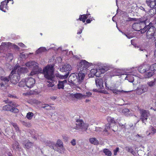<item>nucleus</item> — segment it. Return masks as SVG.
<instances>
[{"label":"nucleus","mask_w":156,"mask_h":156,"mask_svg":"<svg viewBox=\"0 0 156 156\" xmlns=\"http://www.w3.org/2000/svg\"><path fill=\"white\" fill-rule=\"evenodd\" d=\"M146 20L141 21L139 23H133L132 26L133 28L136 31H141L142 29H143L142 27V25H147L146 24Z\"/></svg>","instance_id":"nucleus-9"},{"label":"nucleus","mask_w":156,"mask_h":156,"mask_svg":"<svg viewBox=\"0 0 156 156\" xmlns=\"http://www.w3.org/2000/svg\"><path fill=\"white\" fill-rule=\"evenodd\" d=\"M119 147H117L114 150V155H117V152L118 151H119Z\"/></svg>","instance_id":"nucleus-51"},{"label":"nucleus","mask_w":156,"mask_h":156,"mask_svg":"<svg viewBox=\"0 0 156 156\" xmlns=\"http://www.w3.org/2000/svg\"><path fill=\"white\" fill-rule=\"evenodd\" d=\"M148 90V87L146 84L140 85L136 90V94L139 95L147 92Z\"/></svg>","instance_id":"nucleus-8"},{"label":"nucleus","mask_w":156,"mask_h":156,"mask_svg":"<svg viewBox=\"0 0 156 156\" xmlns=\"http://www.w3.org/2000/svg\"><path fill=\"white\" fill-rule=\"evenodd\" d=\"M139 50L140 51H143L144 52L146 51V50L145 49H143L142 48H140L139 49Z\"/></svg>","instance_id":"nucleus-58"},{"label":"nucleus","mask_w":156,"mask_h":156,"mask_svg":"<svg viewBox=\"0 0 156 156\" xmlns=\"http://www.w3.org/2000/svg\"><path fill=\"white\" fill-rule=\"evenodd\" d=\"M90 22H91L90 20L89 19H87L86 20V22L87 23H90Z\"/></svg>","instance_id":"nucleus-59"},{"label":"nucleus","mask_w":156,"mask_h":156,"mask_svg":"<svg viewBox=\"0 0 156 156\" xmlns=\"http://www.w3.org/2000/svg\"><path fill=\"white\" fill-rule=\"evenodd\" d=\"M150 68L154 72L156 71V63L152 65L151 66H150Z\"/></svg>","instance_id":"nucleus-42"},{"label":"nucleus","mask_w":156,"mask_h":156,"mask_svg":"<svg viewBox=\"0 0 156 156\" xmlns=\"http://www.w3.org/2000/svg\"><path fill=\"white\" fill-rule=\"evenodd\" d=\"M89 100H88V99H86V102H88L89 101Z\"/></svg>","instance_id":"nucleus-64"},{"label":"nucleus","mask_w":156,"mask_h":156,"mask_svg":"<svg viewBox=\"0 0 156 156\" xmlns=\"http://www.w3.org/2000/svg\"><path fill=\"white\" fill-rule=\"evenodd\" d=\"M150 69L149 65L147 64H145L140 66L138 69L139 71L141 73H144L148 71Z\"/></svg>","instance_id":"nucleus-12"},{"label":"nucleus","mask_w":156,"mask_h":156,"mask_svg":"<svg viewBox=\"0 0 156 156\" xmlns=\"http://www.w3.org/2000/svg\"><path fill=\"white\" fill-rule=\"evenodd\" d=\"M32 137L35 140H36L37 138V137L36 135L34 136L33 135H32Z\"/></svg>","instance_id":"nucleus-57"},{"label":"nucleus","mask_w":156,"mask_h":156,"mask_svg":"<svg viewBox=\"0 0 156 156\" xmlns=\"http://www.w3.org/2000/svg\"><path fill=\"white\" fill-rule=\"evenodd\" d=\"M14 68H16L17 69V71L20 74L21 73H26L28 71V70L27 68L25 67H20L18 66H15Z\"/></svg>","instance_id":"nucleus-18"},{"label":"nucleus","mask_w":156,"mask_h":156,"mask_svg":"<svg viewBox=\"0 0 156 156\" xmlns=\"http://www.w3.org/2000/svg\"><path fill=\"white\" fill-rule=\"evenodd\" d=\"M76 79H77V76L75 74H72L70 75L68 80L71 83H74Z\"/></svg>","instance_id":"nucleus-21"},{"label":"nucleus","mask_w":156,"mask_h":156,"mask_svg":"<svg viewBox=\"0 0 156 156\" xmlns=\"http://www.w3.org/2000/svg\"><path fill=\"white\" fill-rule=\"evenodd\" d=\"M69 72H67V73H66V74L64 75H60L59 76V78L61 79H65L67 78L68 77L69 75Z\"/></svg>","instance_id":"nucleus-38"},{"label":"nucleus","mask_w":156,"mask_h":156,"mask_svg":"<svg viewBox=\"0 0 156 156\" xmlns=\"http://www.w3.org/2000/svg\"><path fill=\"white\" fill-rule=\"evenodd\" d=\"M136 136H138L139 137H140L141 138H142L143 137L142 136H140V135H139V134H137V135H136Z\"/></svg>","instance_id":"nucleus-63"},{"label":"nucleus","mask_w":156,"mask_h":156,"mask_svg":"<svg viewBox=\"0 0 156 156\" xmlns=\"http://www.w3.org/2000/svg\"><path fill=\"white\" fill-rule=\"evenodd\" d=\"M107 120L108 122H110L112 123H115V122L113 118L110 117H108Z\"/></svg>","instance_id":"nucleus-41"},{"label":"nucleus","mask_w":156,"mask_h":156,"mask_svg":"<svg viewBox=\"0 0 156 156\" xmlns=\"http://www.w3.org/2000/svg\"><path fill=\"white\" fill-rule=\"evenodd\" d=\"M54 66L52 65H48L44 68L43 70L41 68H39L38 66L36 69H34L30 73L31 75H33L38 73H41L45 78L47 80H53L54 73Z\"/></svg>","instance_id":"nucleus-1"},{"label":"nucleus","mask_w":156,"mask_h":156,"mask_svg":"<svg viewBox=\"0 0 156 156\" xmlns=\"http://www.w3.org/2000/svg\"><path fill=\"white\" fill-rule=\"evenodd\" d=\"M7 59L10 61H11L13 58V55L10 53H9L6 55Z\"/></svg>","instance_id":"nucleus-35"},{"label":"nucleus","mask_w":156,"mask_h":156,"mask_svg":"<svg viewBox=\"0 0 156 156\" xmlns=\"http://www.w3.org/2000/svg\"><path fill=\"white\" fill-rule=\"evenodd\" d=\"M122 112L123 114L126 116L128 117L132 115L130 111L127 108L123 109Z\"/></svg>","instance_id":"nucleus-23"},{"label":"nucleus","mask_w":156,"mask_h":156,"mask_svg":"<svg viewBox=\"0 0 156 156\" xmlns=\"http://www.w3.org/2000/svg\"><path fill=\"white\" fill-rule=\"evenodd\" d=\"M72 67L69 64H66L63 65L62 68L60 69L62 72H68L70 71L72 69Z\"/></svg>","instance_id":"nucleus-17"},{"label":"nucleus","mask_w":156,"mask_h":156,"mask_svg":"<svg viewBox=\"0 0 156 156\" xmlns=\"http://www.w3.org/2000/svg\"><path fill=\"white\" fill-rule=\"evenodd\" d=\"M101 73V72L100 69L97 70V73H96L95 76L97 77H99Z\"/></svg>","instance_id":"nucleus-45"},{"label":"nucleus","mask_w":156,"mask_h":156,"mask_svg":"<svg viewBox=\"0 0 156 156\" xmlns=\"http://www.w3.org/2000/svg\"><path fill=\"white\" fill-rule=\"evenodd\" d=\"M89 66V63L85 60H82L79 63L77 66L78 70L86 72L87 68Z\"/></svg>","instance_id":"nucleus-7"},{"label":"nucleus","mask_w":156,"mask_h":156,"mask_svg":"<svg viewBox=\"0 0 156 156\" xmlns=\"http://www.w3.org/2000/svg\"><path fill=\"white\" fill-rule=\"evenodd\" d=\"M71 96L73 97H75L77 99H81L83 98V97H85V95H83L82 94L80 93H76V94H72Z\"/></svg>","instance_id":"nucleus-26"},{"label":"nucleus","mask_w":156,"mask_h":156,"mask_svg":"<svg viewBox=\"0 0 156 156\" xmlns=\"http://www.w3.org/2000/svg\"><path fill=\"white\" fill-rule=\"evenodd\" d=\"M110 124L109 123H107L106 125V127L104 130V132H108V129H110Z\"/></svg>","instance_id":"nucleus-44"},{"label":"nucleus","mask_w":156,"mask_h":156,"mask_svg":"<svg viewBox=\"0 0 156 156\" xmlns=\"http://www.w3.org/2000/svg\"><path fill=\"white\" fill-rule=\"evenodd\" d=\"M125 79L129 80V81L130 82H133L134 80L133 77V76L127 75L125 78Z\"/></svg>","instance_id":"nucleus-37"},{"label":"nucleus","mask_w":156,"mask_h":156,"mask_svg":"<svg viewBox=\"0 0 156 156\" xmlns=\"http://www.w3.org/2000/svg\"><path fill=\"white\" fill-rule=\"evenodd\" d=\"M128 21H136V19L135 18H129L128 19V20H127Z\"/></svg>","instance_id":"nucleus-53"},{"label":"nucleus","mask_w":156,"mask_h":156,"mask_svg":"<svg viewBox=\"0 0 156 156\" xmlns=\"http://www.w3.org/2000/svg\"><path fill=\"white\" fill-rule=\"evenodd\" d=\"M4 102H5L6 103L8 104H9V103H10V102H12V101H9L8 99L4 100Z\"/></svg>","instance_id":"nucleus-56"},{"label":"nucleus","mask_w":156,"mask_h":156,"mask_svg":"<svg viewBox=\"0 0 156 156\" xmlns=\"http://www.w3.org/2000/svg\"><path fill=\"white\" fill-rule=\"evenodd\" d=\"M126 150L131 153L134 156H136V153L134 151L133 149L130 146H127L125 147Z\"/></svg>","instance_id":"nucleus-25"},{"label":"nucleus","mask_w":156,"mask_h":156,"mask_svg":"<svg viewBox=\"0 0 156 156\" xmlns=\"http://www.w3.org/2000/svg\"><path fill=\"white\" fill-rule=\"evenodd\" d=\"M34 146V144L30 141L29 140L27 141L24 144V147L26 150H28L30 148Z\"/></svg>","instance_id":"nucleus-22"},{"label":"nucleus","mask_w":156,"mask_h":156,"mask_svg":"<svg viewBox=\"0 0 156 156\" xmlns=\"http://www.w3.org/2000/svg\"><path fill=\"white\" fill-rule=\"evenodd\" d=\"M18 45L22 47H26V46H25V45L22 43H19L18 44Z\"/></svg>","instance_id":"nucleus-52"},{"label":"nucleus","mask_w":156,"mask_h":156,"mask_svg":"<svg viewBox=\"0 0 156 156\" xmlns=\"http://www.w3.org/2000/svg\"><path fill=\"white\" fill-rule=\"evenodd\" d=\"M76 129L82 131H86L88 126V124L84 123L82 120L78 119L76 121Z\"/></svg>","instance_id":"nucleus-6"},{"label":"nucleus","mask_w":156,"mask_h":156,"mask_svg":"<svg viewBox=\"0 0 156 156\" xmlns=\"http://www.w3.org/2000/svg\"><path fill=\"white\" fill-rule=\"evenodd\" d=\"M56 89H57V87H53L52 88V89L53 90H55Z\"/></svg>","instance_id":"nucleus-62"},{"label":"nucleus","mask_w":156,"mask_h":156,"mask_svg":"<svg viewBox=\"0 0 156 156\" xmlns=\"http://www.w3.org/2000/svg\"><path fill=\"white\" fill-rule=\"evenodd\" d=\"M18 106V105L15 102H10L9 103V104L3 106L2 108L3 110L5 111H9L11 112L17 113L19 110L16 107Z\"/></svg>","instance_id":"nucleus-4"},{"label":"nucleus","mask_w":156,"mask_h":156,"mask_svg":"<svg viewBox=\"0 0 156 156\" xmlns=\"http://www.w3.org/2000/svg\"><path fill=\"white\" fill-rule=\"evenodd\" d=\"M35 83L34 79L31 77L28 78L25 80H23L19 83V86L24 87V84H25L26 86L29 88L33 87Z\"/></svg>","instance_id":"nucleus-5"},{"label":"nucleus","mask_w":156,"mask_h":156,"mask_svg":"<svg viewBox=\"0 0 156 156\" xmlns=\"http://www.w3.org/2000/svg\"><path fill=\"white\" fill-rule=\"evenodd\" d=\"M90 142L94 145H97L99 144V142L95 138H91L89 139Z\"/></svg>","instance_id":"nucleus-29"},{"label":"nucleus","mask_w":156,"mask_h":156,"mask_svg":"<svg viewBox=\"0 0 156 156\" xmlns=\"http://www.w3.org/2000/svg\"><path fill=\"white\" fill-rule=\"evenodd\" d=\"M67 83L66 80H65L63 81H59L57 84L58 88V89H64L65 85Z\"/></svg>","instance_id":"nucleus-19"},{"label":"nucleus","mask_w":156,"mask_h":156,"mask_svg":"<svg viewBox=\"0 0 156 156\" xmlns=\"http://www.w3.org/2000/svg\"><path fill=\"white\" fill-rule=\"evenodd\" d=\"M102 129L100 127H96L95 128V131L98 133L102 131Z\"/></svg>","instance_id":"nucleus-48"},{"label":"nucleus","mask_w":156,"mask_h":156,"mask_svg":"<svg viewBox=\"0 0 156 156\" xmlns=\"http://www.w3.org/2000/svg\"><path fill=\"white\" fill-rule=\"evenodd\" d=\"M156 83V79H154L153 80L148 82L147 83V84L150 87L154 86Z\"/></svg>","instance_id":"nucleus-32"},{"label":"nucleus","mask_w":156,"mask_h":156,"mask_svg":"<svg viewBox=\"0 0 156 156\" xmlns=\"http://www.w3.org/2000/svg\"><path fill=\"white\" fill-rule=\"evenodd\" d=\"M56 145L57 146V147H58L61 149L62 150V151H60V153H62V151H64V149L63 147V143L61 140H58L57 141Z\"/></svg>","instance_id":"nucleus-24"},{"label":"nucleus","mask_w":156,"mask_h":156,"mask_svg":"<svg viewBox=\"0 0 156 156\" xmlns=\"http://www.w3.org/2000/svg\"><path fill=\"white\" fill-rule=\"evenodd\" d=\"M70 143L73 146H75L76 144V140L75 139H73L71 141Z\"/></svg>","instance_id":"nucleus-49"},{"label":"nucleus","mask_w":156,"mask_h":156,"mask_svg":"<svg viewBox=\"0 0 156 156\" xmlns=\"http://www.w3.org/2000/svg\"><path fill=\"white\" fill-rule=\"evenodd\" d=\"M57 98V97L54 96H51L50 97L51 99L53 100H55Z\"/></svg>","instance_id":"nucleus-55"},{"label":"nucleus","mask_w":156,"mask_h":156,"mask_svg":"<svg viewBox=\"0 0 156 156\" xmlns=\"http://www.w3.org/2000/svg\"><path fill=\"white\" fill-rule=\"evenodd\" d=\"M86 94H83V95H85V97H83V98H86L87 97H90L92 95V93L90 92H87L86 93Z\"/></svg>","instance_id":"nucleus-46"},{"label":"nucleus","mask_w":156,"mask_h":156,"mask_svg":"<svg viewBox=\"0 0 156 156\" xmlns=\"http://www.w3.org/2000/svg\"><path fill=\"white\" fill-rule=\"evenodd\" d=\"M87 19V17L86 15H80L79 20L80 21H82L83 23H84Z\"/></svg>","instance_id":"nucleus-36"},{"label":"nucleus","mask_w":156,"mask_h":156,"mask_svg":"<svg viewBox=\"0 0 156 156\" xmlns=\"http://www.w3.org/2000/svg\"><path fill=\"white\" fill-rule=\"evenodd\" d=\"M110 90L112 91L113 93L115 94H119L120 93H128V91H124L123 90H118V89L111 87L110 88Z\"/></svg>","instance_id":"nucleus-16"},{"label":"nucleus","mask_w":156,"mask_h":156,"mask_svg":"<svg viewBox=\"0 0 156 156\" xmlns=\"http://www.w3.org/2000/svg\"><path fill=\"white\" fill-rule=\"evenodd\" d=\"M43 108H45L47 110H50L51 109H54V107H52L49 106L48 104H45L44 105V106L42 107Z\"/></svg>","instance_id":"nucleus-34"},{"label":"nucleus","mask_w":156,"mask_h":156,"mask_svg":"<svg viewBox=\"0 0 156 156\" xmlns=\"http://www.w3.org/2000/svg\"><path fill=\"white\" fill-rule=\"evenodd\" d=\"M141 116L140 119H141L143 123L147 121V117L150 115V112L149 111L143 110L141 112Z\"/></svg>","instance_id":"nucleus-10"},{"label":"nucleus","mask_w":156,"mask_h":156,"mask_svg":"<svg viewBox=\"0 0 156 156\" xmlns=\"http://www.w3.org/2000/svg\"><path fill=\"white\" fill-rule=\"evenodd\" d=\"M150 129H151V133H149L148 135H149L151 134H153L156 133V129L154 128L152 126L150 127Z\"/></svg>","instance_id":"nucleus-43"},{"label":"nucleus","mask_w":156,"mask_h":156,"mask_svg":"<svg viewBox=\"0 0 156 156\" xmlns=\"http://www.w3.org/2000/svg\"><path fill=\"white\" fill-rule=\"evenodd\" d=\"M103 152L105 155L108 156H111L112 155V153L111 151L108 149L105 148L103 150Z\"/></svg>","instance_id":"nucleus-33"},{"label":"nucleus","mask_w":156,"mask_h":156,"mask_svg":"<svg viewBox=\"0 0 156 156\" xmlns=\"http://www.w3.org/2000/svg\"><path fill=\"white\" fill-rule=\"evenodd\" d=\"M147 32L146 36L147 39L154 41L156 39V28L154 26L152 23H150L146 25L141 30L142 34Z\"/></svg>","instance_id":"nucleus-2"},{"label":"nucleus","mask_w":156,"mask_h":156,"mask_svg":"<svg viewBox=\"0 0 156 156\" xmlns=\"http://www.w3.org/2000/svg\"><path fill=\"white\" fill-rule=\"evenodd\" d=\"M33 115V113L32 112H29L27 114L26 117L29 119H31Z\"/></svg>","instance_id":"nucleus-39"},{"label":"nucleus","mask_w":156,"mask_h":156,"mask_svg":"<svg viewBox=\"0 0 156 156\" xmlns=\"http://www.w3.org/2000/svg\"><path fill=\"white\" fill-rule=\"evenodd\" d=\"M26 66L30 68H32V70H34V69H36L37 68L38 64L34 61L29 62L25 64Z\"/></svg>","instance_id":"nucleus-13"},{"label":"nucleus","mask_w":156,"mask_h":156,"mask_svg":"<svg viewBox=\"0 0 156 156\" xmlns=\"http://www.w3.org/2000/svg\"><path fill=\"white\" fill-rule=\"evenodd\" d=\"M154 55L155 57H156V49L154 51Z\"/></svg>","instance_id":"nucleus-61"},{"label":"nucleus","mask_w":156,"mask_h":156,"mask_svg":"<svg viewBox=\"0 0 156 156\" xmlns=\"http://www.w3.org/2000/svg\"><path fill=\"white\" fill-rule=\"evenodd\" d=\"M11 76V74L9 75L8 76H2L1 78V80L3 82L0 84L1 87L4 86V84L9 81L10 80V76Z\"/></svg>","instance_id":"nucleus-15"},{"label":"nucleus","mask_w":156,"mask_h":156,"mask_svg":"<svg viewBox=\"0 0 156 156\" xmlns=\"http://www.w3.org/2000/svg\"><path fill=\"white\" fill-rule=\"evenodd\" d=\"M79 73L77 76V80L79 84H80L83 81L85 76L86 72L78 70Z\"/></svg>","instance_id":"nucleus-11"},{"label":"nucleus","mask_w":156,"mask_h":156,"mask_svg":"<svg viewBox=\"0 0 156 156\" xmlns=\"http://www.w3.org/2000/svg\"><path fill=\"white\" fill-rule=\"evenodd\" d=\"M54 75H53V80H48L47 81V82L48 83L47 84V85H48V87H52L54 86L55 84L53 82V81L54 80Z\"/></svg>","instance_id":"nucleus-31"},{"label":"nucleus","mask_w":156,"mask_h":156,"mask_svg":"<svg viewBox=\"0 0 156 156\" xmlns=\"http://www.w3.org/2000/svg\"><path fill=\"white\" fill-rule=\"evenodd\" d=\"M154 72L150 68L148 69V71L145 72V76L146 77H151L152 75H153L154 73Z\"/></svg>","instance_id":"nucleus-27"},{"label":"nucleus","mask_w":156,"mask_h":156,"mask_svg":"<svg viewBox=\"0 0 156 156\" xmlns=\"http://www.w3.org/2000/svg\"><path fill=\"white\" fill-rule=\"evenodd\" d=\"M4 73L3 70L0 67V75H2Z\"/></svg>","instance_id":"nucleus-54"},{"label":"nucleus","mask_w":156,"mask_h":156,"mask_svg":"<svg viewBox=\"0 0 156 156\" xmlns=\"http://www.w3.org/2000/svg\"><path fill=\"white\" fill-rule=\"evenodd\" d=\"M82 30H80L79 31L77 32V34H81V33L82 32Z\"/></svg>","instance_id":"nucleus-60"},{"label":"nucleus","mask_w":156,"mask_h":156,"mask_svg":"<svg viewBox=\"0 0 156 156\" xmlns=\"http://www.w3.org/2000/svg\"><path fill=\"white\" fill-rule=\"evenodd\" d=\"M46 51L47 49L45 48L44 47H41L36 51V53L37 54H39L42 52H45Z\"/></svg>","instance_id":"nucleus-28"},{"label":"nucleus","mask_w":156,"mask_h":156,"mask_svg":"<svg viewBox=\"0 0 156 156\" xmlns=\"http://www.w3.org/2000/svg\"><path fill=\"white\" fill-rule=\"evenodd\" d=\"M147 5L151 8H154L156 5V0H146Z\"/></svg>","instance_id":"nucleus-20"},{"label":"nucleus","mask_w":156,"mask_h":156,"mask_svg":"<svg viewBox=\"0 0 156 156\" xmlns=\"http://www.w3.org/2000/svg\"><path fill=\"white\" fill-rule=\"evenodd\" d=\"M10 74L11 82L14 84H16L19 83L20 79V74L17 71L16 68H14V69L12 71Z\"/></svg>","instance_id":"nucleus-3"},{"label":"nucleus","mask_w":156,"mask_h":156,"mask_svg":"<svg viewBox=\"0 0 156 156\" xmlns=\"http://www.w3.org/2000/svg\"><path fill=\"white\" fill-rule=\"evenodd\" d=\"M97 69H92L90 70V73L91 74H93L94 75H95L96 73H97Z\"/></svg>","instance_id":"nucleus-47"},{"label":"nucleus","mask_w":156,"mask_h":156,"mask_svg":"<svg viewBox=\"0 0 156 156\" xmlns=\"http://www.w3.org/2000/svg\"><path fill=\"white\" fill-rule=\"evenodd\" d=\"M12 125L15 129L16 132L17 133H20V130H19V128L18 127L16 124L14 123H13L12 124Z\"/></svg>","instance_id":"nucleus-40"},{"label":"nucleus","mask_w":156,"mask_h":156,"mask_svg":"<svg viewBox=\"0 0 156 156\" xmlns=\"http://www.w3.org/2000/svg\"><path fill=\"white\" fill-rule=\"evenodd\" d=\"M121 32L123 34H124L129 39H130L131 38H132L133 37L131 36L129 34H124L123 32Z\"/></svg>","instance_id":"nucleus-50"},{"label":"nucleus","mask_w":156,"mask_h":156,"mask_svg":"<svg viewBox=\"0 0 156 156\" xmlns=\"http://www.w3.org/2000/svg\"><path fill=\"white\" fill-rule=\"evenodd\" d=\"M156 14V9L155 8H152L149 11V14L151 17Z\"/></svg>","instance_id":"nucleus-30"},{"label":"nucleus","mask_w":156,"mask_h":156,"mask_svg":"<svg viewBox=\"0 0 156 156\" xmlns=\"http://www.w3.org/2000/svg\"><path fill=\"white\" fill-rule=\"evenodd\" d=\"M96 86L98 89H102L104 87V80L101 78H97L95 80Z\"/></svg>","instance_id":"nucleus-14"}]
</instances>
